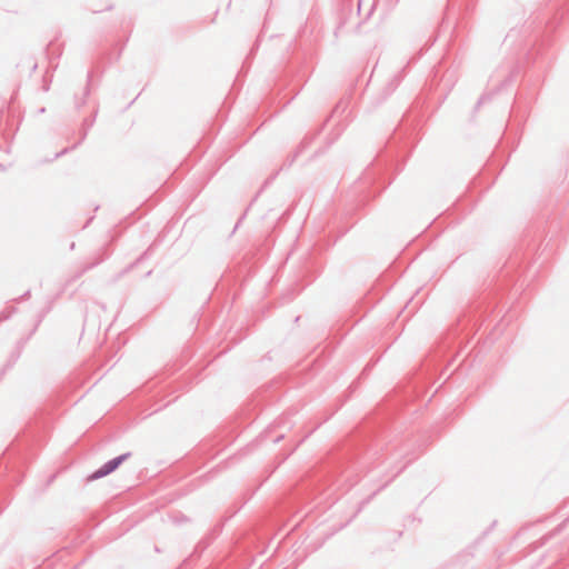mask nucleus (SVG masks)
<instances>
[{
  "label": "nucleus",
  "mask_w": 569,
  "mask_h": 569,
  "mask_svg": "<svg viewBox=\"0 0 569 569\" xmlns=\"http://www.w3.org/2000/svg\"><path fill=\"white\" fill-rule=\"evenodd\" d=\"M130 453L121 455L100 467L96 472L90 476V480L99 479L101 477H106L112 471H114L127 458H129Z\"/></svg>",
  "instance_id": "f257e3e1"
}]
</instances>
